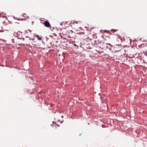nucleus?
Instances as JSON below:
<instances>
[{"mask_svg":"<svg viewBox=\"0 0 147 147\" xmlns=\"http://www.w3.org/2000/svg\"><path fill=\"white\" fill-rule=\"evenodd\" d=\"M71 24H73L74 29L80 28H81L80 25L81 22L80 21H77L76 20H74L71 22Z\"/></svg>","mask_w":147,"mask_h":147,"instance_id":"obj_1","label":"nucleus"},{"mask_svg":"<svg viewBox=\"0 0 147 147\" xmlns=\"http://www.w3.org/2000/svg\"><path fill=\"white\" fill-rule=\"evenodd\" d=\"M122 49V47L120 45H116L114 48V51L115 52L120 51Z\"/></svg>","mask_w":147,"mask_h":147,"instance_id":"obj_2","label":"nucleus"},{"mask_svg":"<svg viewBox=\"0 0 147 147\" xmlns=\"http://www.w3.org/2000/svg\"><path fill=\"white\" fill-rule=\"evenodd\" d=\"M44 25L45 26L49 28L51 26V25L50 24L49 22V21H46L44 23Z\"/></svg>","mask_w":147,"mask_h":147,"instance_id":"obj_3","label":"nucleus"},{"mask_svg":"<svg viewBox=\"0 0 147 147\" xmlns=\"http://www.w3.org/2000/svg\"><path fill=\"white\" fill-rule=\"evenodd\" d=\"M36 36L38 38V40H41L42 39V38H41V37H39V36H38V35H37Z\"/></svg>","mask_w":147,"mask_h":147,"instance_id":"obj_4","label":"nucleus"},{"mask_svg":"<svg viewBox=\"0 0 147 147\" xmlns=\"http://www.w3.org/2000/svg\"><path fill=\"white\" fill-rule=\"evenodd\" d=\"M145 55L147 56V51L145 52Z\"/></svg>","mask_w":147,"mask_h":147,"instance_id":"obj_5","label":"nucleus"},{"mask_svg":"<svg viewBox=\"0 0 147 147\" xmlns=\"http://www.w3.org/2000/svg\"><path fill=\"white\" fill-rule=\"evenodd\" d=\"M5 18H6V19H7V18L6 17Z\"/></svg>","mask_w":147,"mask_h":147,"instance_id":"obj_6","label":"nucleus"},{"mask_svg":"<svg viewBox=\"0 0 147 147\" xmlns=\"http://www.w3.org/2000/svg\"><path fill=\"white\" fill-rule=\"evenodd\" d=\"M104 42H103V43H102V44H104Z\"/></svg>","mask_w":147,"mask_h":147,"instance_id":"obj_7","label":"nucleus"}]
</instances>
